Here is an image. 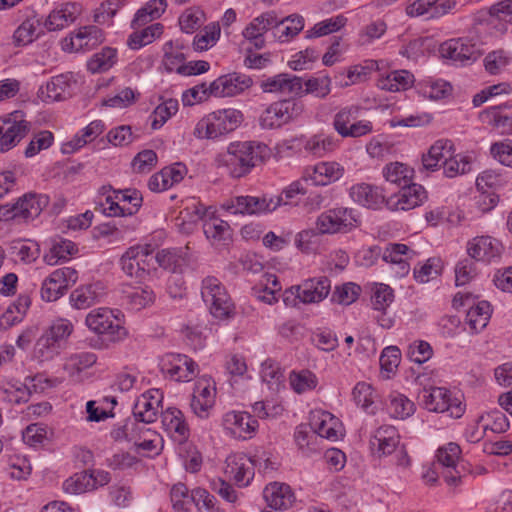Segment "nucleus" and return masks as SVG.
<instances>
[{
  "label": "nucleus",
  "mask_w": 512,
  "mask_h": 512,
  "mask_svg": "<svg viewBox=\"0 0 512 512\" xmlns=\"http://www.w3.org/2000/svg\"><path fill=\"white\" fill-rule=\"evenodd\" d=\"M272 156V149L259 141H233L214 159L217 168L224 169L232 178L248 175L259 163Z\"/></svg>",
  "instance_id": "f257e3e1"
},
{
  "label": "nucleus",
  "mask_w": 512,
  "mask_h": 512,
  "mask_svg": "<svg viewBox=\"0 0 512 512\" xmlns=\"http://www.w3.org/2000/svg\"><path fill=\"white\" fill-rule=\"evenodd\" d=\"M84 324L91 333L110 342H120L128 336L125 315L119 309L94 308L87 313Z\"/></svg>",
  "instance_id": "f03ea898"
},
{
  "label": "nucleus",
  "mask_w": 512,
  "mask_h": 512,
  "mask_svg": "<svg viewBox=\"0 0 512 512\" xmlns=\"http://www.w3.org/2000/svg\"><path fill=\"white\" fill-rule=\"evenodd\" d=\"M243 121L244 114L239 109H217L198 121L194 135L199 139H219L239 128Z\"/></svg>",
  "instance_id": "7ed1b4c3"
},
{
  "label": "nucleus",
  "mask_w": 512,
  "mask_h": 512,
  "mask_svg": "<svg viewBox=\"0 0 512 512\" xmlns=\"http://www.w3.org/2000/svg\"><path fill=\"white\" fill-rule=\"evenodd\" d=\"M142 203V194L136 189L115 190L104 187L98 208L108 217L132 216L139 211Z\"/></svg>",
  "instance_id": "20e7f679"
},
{
  "label": "nucleus",
  "mask_w": 512,
  "mask_h": 512,
  "mask_svg": "<svg viewBox=\"0 0 512 512\" xmlns=\"http://www.w3.org/2000/svg\"><path fill=\"white\" fill-rule=\"evenodd\" d=\"M306 106L299 99H282L268 105L259 116L262 129H278L303 117Z\"/></svg>",
  "instance_id": "39448f33"
},
{
  "label": "nucleus",
  "mask_w": 512,
  "mask_h": 512,
  "mask_svg": "<svg viewBox=\"0 0 512 512\" xmlns=\"http://www.w3.org/2000/svg\"><path fill=\"white\" fill-rule=\"evenodd\" d=\"M361 224L360 214L349 207L338 206L318 215L315 228L319 234L348 233Z\"/></svg>",
  "instance_id": "423d86ee"
},
{
  "label": "nucleus",
  "mask_w": 512,
  "mask_h": 512,
  "mask_svg": "<svg viewBox=\"0 0 512 512\" xmlns=\"http://www.w3.org/2000/svg\"><path fill=\"white\" fill-rule=\"evenodd\" d=\"M201 296L211 315L226 320L234 315V304L219 279L207 276L201 285Z\"/></svg>",
  "instance_id": "0eeeda50"
},
{
  "label": "nucleus",
  "mask_w": 512,
  "mask_h": 512,
  "mask_svg": "<svg viewBox=\"0 0 512 512\" xmlns=\"http://www.w3.org/2000/svg\"><path fill=\"white\" fill-rule=\"evenodd\" d=\"M421 401L428 411L448 413L452 418H460L465 412L461 397L445 387L425 389Z\"/></svg>",
  "instance_id": "6e6552de"
},
{
  "label": "nucleus",
  "mask_w": 512,
  "mask_h": 512,
  "mask_svg": "<svg viewBox=\"0 0 512 512\" xmlns=\"http://www.w3.org/2000/svg\"><path fill=\"white\" fill-rule=\"evenodd\" d=\"M221 428L229 438L249 440L256 435L259 423L246 411L228 410L221 417Z\"/></svg>",
  "instance_id": "1a4fd4ad"
},
{
  "label": "nucleus",
  "mask_w": 512,
  "mask_h": 512,
  "mask_svg": "<svg viewBox=\"0 0 512 512\" xmlns=\"http://www.w3.org/2000/svg\"><path fill=\"white\" fill-rule=\"evenodd\" d=\"M504 251L501 240L488 235H476L467 240L465 252L476 263L488 265L500 260Z\"/></svg>",
  "instance_id": "9d476101"
},
{
  "label": "nucleus",
  "mask_w": 512,
  "mask_h": 512,
  "mask_svg": "<svg viewBox=\"0 0 512 512\" xmlns=\"http://www.w3.org/2000/svg\"><path fill=\"white\" fill-rule=\"evenodd\" d=\"M455 307H468L465 323L472 333L483 330L491 317V305L485 300L475 301L469 292H458L453 299Z\"/></svg>",
  "instance_id": "9b49d317"
},
{
  "label": "nucleus",
  "mask_w": 512,
  "mask_h": 512,
  "mask_svg": "<svg viewBox=\"0 0 512 512\" xmlns=\"http://www.w3.org/2000/svg\"><path fill=\"white\" fill-rule=\"evenodd\" d=\"M216 383L207 375L199 377L193 387L190 399L192 413L199 419H208L216 403Z\"/></svg>",
  "instance_id": "f8f14e48"
},
{
  "label": "nucleus",
  "mask_w": 512,
  "mask_h": 512,
  "mask_svg": "<svg viewBox=\"0 0 512 512\" xmlns=\"http://www.w3.org/2000/svg\"><path fill=\"white\" fill-rule=\"evenodd\" d=\"M30 123L22 111H13L0 116V151L14 148L29 132Z\"/></svg>",
  "instance_id": "ddd939ff"
},
{
  "label": "nucleus",
  "mask_w": 512,
  "mask_h": 512,
  "mask_svg": "<svg viewBox=\"0 0 512 512\" xmlns=\"http://www.w3.org/2000/svg\"><path fill=\"white\" fill-rule=\"evenodd\" d=\"M104 41L103 31L95 25L79 27L61 41L62 50L68 53L92 50Z\"/></svg>",
  "instance_id": "4468645a"
},
{
  "label": "nucleus",
  "mask_w": 512,
  "mask_h": 512,
  "mask_svg": "<svg viewBox=\"0 0 512 512\" xmlns=\"http://www.w3.org/2000/svg\"><path fill=\"white\" fill-rule=\"evenodd\" d=\"M77 272L71 267H62L51 272L42 282L41 298L54 302L61 298L71 284L77 281Z\"/></svg>",
  "instance_id": "2eb2a0df"
},
{
  "label": "nucleus",
  "mask_w": 512,
  "mask_h": 512,
  "mask_svg": "<svg viewBox=\"0 0 512 512\" xmlns=\"http://www.w3.org/2000/svg\"><path fill=\"white\" fill-rule=\"evenodd\" d=\"M160 369L173 381L189 382L198 372V365L184 354L168 353L160 359Z\"/></svg>",
  "instance_id": "dca6fc26"
},
{
  "label": "nucleus",
  "mask_w": 512,
  "mask_h": 512,
  "mask_svg": "<svg viewBox=\"0 0 512 512\" xmlns=\"http://www.w3.org/2000/svg\"><path fill=\"white\" fill-rule=\"evenodd\" d=\"M154 265V255L143 246H133L120 258L122 271L129 277L142 279Z\"/></svg>",
  "instance_id": "f3484780"
},
{
  "label": "nucleus",
  "mask_w": 512,
  "mask_h": 512,
  "mask_svg": "<svg viewBox=\"0 0 512 512\" xmlns=\"http://www.w3.org/2000/svg\"><path fill=\"white\" fill-rule=\"evenodd\" d=\"M260 89L264 93L296 99L303 96V79L289 73H279L263 79Z\"/></svg>",
  "instance_id": "a211bd4d"
},
{
  "label": "nucleus",
  "mask_w": 512,
  "mask_h": 512,
  "mask_svg": "<svg viewBox=\"0 0 512 512\" xmlns=\"http://www.w3.org/2000/svg\"><path fill=\"white\" fill-rule=\"evenodd\" d=\"M401 441V436L392 425H381L373 430L369 437V451L376 459L392 455Z\"/></svg>",
  "instance_id": "6ab92c4d"
},
{
  "label": "nucleus",
  "mask_w": 512,
  "mask_h": 512,
  "mask_svg": "<svg viewBox=\"0 0 512 512\" xmlns=\"http://www.w3.org/2000/svg\"><path fill=\"white\" fill-rule=\"evenodd\" d=\"M428 198L426 189L418 183H410L386 200L390 211H409L423 205Z\"/></svg>",
  "instance_id": "aec40b11"
},
{
  "label": "nucleus",
  "mask_w": 512,
  "mask_h": 512,
  "mask_svg": "<svg viewBox=\"0 0 512 512\" xmlns=\"http://www.w3.org/2000/svg\"><path fill=\"white\" fill-rule=\"evenodd\" d=\"M255 460L244 453H233L225 460L224 474L239 487L248 486L254 478Z\"/></svg>",
  "instance_id": "412c9836"
},
{
  "label": "nucleus",
  "mask_w": 512,
  "mask_h": 512,
  "mask_svg": "<svg viewBox=\"0 0 512 512\" xmlns=\"http://www.w3.org/2000/svg\"><path fill=\"white\" fill-rule=\"evenodd\" d=\"M83 12L79 2H64L56 4L46 16L43 26L49 32L64 30L73 24Z\"/></svg>",
  "instance_id": "4be33fe9"
},
{
  "label": "nucleus",
  "mask_w": 512,
  "mask_h": 512,
  "mask_svg": "<svg viewBox=\"0 0 512 512\" xmlns=\"http://www.w3.org/2000/svg\"><path fill=\"white\" fill-rule=\"evenodd\" d=\"M345 174L344 166L335 161H320L304 170V179L314 186H328L338 182Z\"/></svg>",
  "instance_id": "5701e85b"
},
{
  "label": "nucleus",
  "mask_w": 512,
  "mask_h": 512,
  "mask_svg": "<svg viewBox=\"0 0 512 512\" xmlns=\"http://www.w3.org/2000/svg\"><path fill=\"white\" fill-rule=\"evenodd\" d=\"M253 84L250 76L233 72L217 77L211 82L214 98H228L237 96Z\"/></svg>",
  "instance_id": "b1692460"
},
{
  "label": "nucleus",
  "mask_w": 512,
  "mask_h": 512,
  "mask_svg": "<svg viewBox=\"0 0 512 512\" xmlns=\"http://www.w3.org/2000/svg\"><path fill=\"white\" fill-rule=\"evenodd\" d=\"M310 425L315 433L330 441L341 439L345 433L340 419L322 409H316L311 412Z\"/></svg>",
  "instance_id": "393cba45"
},
{
  "label": "nucleus",
  "mask_w": 512,
  "mask_h": 512,
  "mask_svg": "<svg viewBox=\"0 0 512 512\" xmlns=\"http://www.w3.org/2000/svg\"><path fill=\"white\" fill-rule=\"evenodd\" d=\"M164 395L160 389L152 388L142 393L135 401L133 415L143 423H153L158 416Z\"/></svg>",
  "instance_id": "a878e982"
},
{
  "label": "nucleus",
  "mask_w": 512,
  "mask_h": 512,
  "mask_svg": "<svg viewBox=\"0 0 512 512\" xmlns=\"http://www.w3.org/2000/svg\"><path fill=\"white\" fill-rule=\"evenodd\" d=\"M105 296V285L97 281L75 288L69 295V304L75 310H85L100 303Z\"/></svg>",
  "instance_id": "bb28decb"
},
{
  "label": "nucleus",
  "mask_w": 512,
  "mask_h": 512,
  "mask_svg": "<svg viewBox=\"0 0 512 512\" xmlns=\"http://www.w3.org/2000/svg\"><path fill=\"white\" fill-rule=\"evenodd\" d=\"M454 148L455 144L450 139L441 138L434 141L422 155L421 162L423 168L430 172L443 170Z\"/></svg>",
  "instance_id": "cd10ccee"
},
{
  "label": "nucleus",
  "mask_w": 512,
  "mask_h": 512,
  "mask_svg": "<svg viewBox=\"0 0 512 512\" xmlns=\"http://www.w3.org/2000/svg\"><path fill=\"white\" fill-rule=\"evenodd\" d=\"M277 15L273 11L265 12L252 19L243 29L242 36L255 48L265 45V33L277 24Z\"/></svg>",
  "instance_id": "c85d7f7f"
},
{
  "label": "nucleus",
  "mask_w": 512,
  "mask_h": 512,
  "mask_svg": "<svg viewBox=\"0 0 512 512\" xmlns=\"http://www.w3.org/2000/svg\"><path fill=\"white\" fill-rule=\"evenodd\" d=\"M440 54L459 65H467L478 58L474 44L464 39H450L440 46Z\"/></svg>",
  "instance_id": "c756f323"
},
{
  "label": "nucleus",
  "mask_w": 512,
  "mask_h": 512,
  "mask_svg": "<svg viewBox=\"0 0 512 512\" xmlns=\"http://www.w3.org/2000/svg\"><path fill=\"white\" fill-rule=\"evenodd\" d=\"M349 196L358 205L369 209H380L386 200L383 189L370 183H356L349 189Z\"/></svg>",
  "instance_id": "7c9ffc66"
},
{
  "label": "nucleus",
  "mask_w": 512,
  "mask_h": 512,
  "mask_svg": "<svg viewBox=\"0 0 512 512\" xmlns=\"http://www.w3.org/2000/svg\"><path fill=\"white\" fill-rule=\"evenodd\" d=\"M75 83L72 73L53 76L38 89V97L43 102H55L65 99L70 94V89Z\"/></svg>",
  "instance_id": "2f4dec72"
},
{
  "label": "nucleus",
  "mask_w": 512,
  "mask_h": 512,
  "mask_svg": "<svg viewBox=\"0 0 512 512\" xmlns=\"http://www.w3.org/2000/svg\"><path fill=\"white\" fill-rule=\"evenodd\" d=\"M299 140L308 154L319 158L334 153L340 146L338 138L323 131L310 136L300 135Z\"/></svg>",
  "instance_id": "473e14b6"
},
{
  "label": "nucleus",
  "mask_w": 512,
  "mask_h": 512,
  "mask_svg": "<svg viewBox=\"0 0 512 512\" xmlns=\"http://www.w3.org/2000/svg\"><path fill=\"white\" fill-rule=\"evenodd\" d=\"M187 168L182 163H174L166 166L153 174L148 181V187L152 192H163L179 184L186 176Z\"/></svg>",
  "instance_id": "72a5a7b5"
},
{
  "label": "nucleus",
  "mask_w": 512,
  "mask_h": 512,
  "mask_svg": "<svg viewBox=\"0 0 512 512\" xmlns=\"http://www.w3.org/2000/svg\"><path fill=\"white\" fill-rule=\"evenodd\" d=\"M102 120L91 121L87 126L79 130L72 138L67 139L61 145L63 154H73L87 144L96 140L105 130Z\"/></svg>",
  "instance_id": "f704fd0d"
},
{
  "label": "nucleus",
  "mask_w": 512,
  "mask_h": 512,
  "mask_svg": "<svg viewBox=\"0 0 512 512\" xmlns=\"http://www.w3.org/2000/svg\"><path fill=\"white\" fill-rule=\"evenodd\" d=\"M203 231L208 241L215 247L226 244L231 238L229 224L216 216V210L213 207H207Z\"/></svg>",
  "instance_id": "c9c22d12"
},
{
  "label": "nucleus",
  "mask_w": 512,
  "mask_h": 512,
  "mask_svg": "<svg viewBox=\"0 0 512 512\" xmlns=\"http://www.w3.org/2000/svg\"><path fill=\"white\" fill-rule=\"evenodd\" d=\"M302 304H315L323 301L330 293L331 281L327 277H314L298 285Z\"/></svg>",
  "instance_id": "e433bc0d"
},
{
  "label": "nucleus",
  "mask_w": 512,
  "mask_h": 512,
  "mask_svg": "<svg viewBox=\"0 0 512 512\" xmlns=\"http://www.w3.org/2000/svg\"><path fill=\"white\" fill-rule=\"evenodd\" d=\"M162 424L174 441L182 443L189 436V426L184 413L176 407H169L162 413Z\"/></svg>",
  "instance_id": "4c0bfd02"
},
{
  "label": "nucleus",
  "mask_w": 512,
  "mask_h": 512,
  "mask_svg": "<svg viewBox=\"0 0 512 512\" xmlns=\"http://www.w3.org/2000/svg\"><path fill=\"white\" fill-rule=\"evenodd\" d=\"M207 208L195 198H188L182 203V209L177 218V226L184 233H190L199 220L206 218Z\"/></svg>",
  "instance_id": "58836bf2"
},
{
  "label": "nucleus",
  "mask_w": 512,
  "mask_h": 512,
  "mask_svg": "<svg viewBox=\"0 0 512 512\" xmlns=\"http://www.w3.org/2000/svg\"><path fill=\"white\" fill-rule=\"evenodd\" d=\"M476 160L477 154L475 151L457 152L455 147L444 166L443 175L447 178H455L469 174L474 170Z\"/></svg>",
  "instance_id": "ea45409f"
},
{
  "label": "nucleus",
  "mask_w": 512,
  "mask_h": 512,
  "mask_svg": "<svg viewBox=\"0 0 512 512\" xmlns=\"http://www.w3.org/2000/svg\"><path fill=\"white\" fill-rule=\"evenodd\" d=\"M263 496L268 506L275 510H286L295 502L291 487L280 482L268 484L263 491Z\"/></svg>",
  "instance_id": "a19ab883"
},
{
  "label": "nucleus",
  "mask_w": 512,
  "mask_h": 512,
  "mask_svg": "<svg viewBox=\"0 0 512 512\" xmlns=\"http://www.w3.org/2000/svg\"><path fill=\"white\" fill-rule=\"evenodd\" d=\"M378 69V63L374 60H367L362 64H355L347 67L336 75L337 85L346 88L366 81L372 71Z\"/></svg>",
  "instance_id": "79ce46f5"
},
{
  "label": "nucleus",
  "mask_w": 512,
  "mask_h": 512,
  "mask_svg": "<svg viewBox=\"0 0 512 512\" xmlns=\"http://www.w3.org/2000/svg\"><path fill=\"white\" fill-rule=\"evenodd\" d=\"M78 253L77 245L65 238H54L49 243V248L43 256V260L50 266L61 262H67Z\"/></svg>",
  "instance_id": "37998d69"
},
{
  "label": "nucleus",
  "mask_w": 512,
  "mask_h": 512,
  "mask_svg": "<svg viewBox=\"0 0 512 512\" xmlns=\"http://www.w3.org/2000/svg\"><path fill=\"white\" fill-rule=\"evenodd\" d=\"M461 449L457 443L449 442L438 448L436 453L437 461L447 469L444 475L448 484H456L459 479V473L455 470L460 458Z\"/></svg>",
  "instance_id": "c03bdc74"
},
{
  "label": "nucleus",
  "mask_w": 512,
  "mask_h": 512,
  "mask_svg": "<svg viewBox=\"0 0 512 512\" xmlns=\"http://www.w3.org/2000/svg\"><path fill=\"white\" fill-rule=\"evenodd\" d=\"M97 361V357L91 352L76 353L68 357L64 363V370L73 381H83L87 376V370Z\"/></svg>",
  "instance_id": "a18cd8bd"
},
{
  "label": "nucleus",
  "mask_w": 512,
  "mask_h": 512,
  "mask_svg": "<svg viewBox=\"0 0 512 512\" xmlns=\"http://www.w3.org/2000/svg\"><path fill=\"white\" fill-rule=\"evenodd\" d=\"M49 198L44 194L29 193L24 195L15 205V215L24 219H34L48 206Z\"/></svg>",
  "instance_id": "49530a36"
},
{
  "label": "nucleus",
  "mask_w": 512,
  "mask_h": 512,
  "mask_svg": "<svg viewBox=\"0 0 512 512\" xmlns=\"http://www.w3.org/2000/svg\"><path fill=\"white\" fill-rule=\"evenodd\" d=\"M281 290L282 286L277 276L272 273H264L253 288V293L259 301L274 305L278 302V294Z\"/></svg>",
  "instance_id": "de8ad7c7"
},
{
  "label": "nucleus",
  "mask_w": 512,
  "mask_h": 512,
  "mask_svg": "<svg viewBox=\"0 0 512 512\" xmlns=\"http://www.w3.org/2000/svg\"><path fill=\"white\" fill-rule=\"evenodd\" d=\"M123 300L134 311L149 307L155 301V293L148 286H129L123 289Z\"/></svg>",
  "instance_id": "09e8293b"
},
{
  "label": "nucleus",
  "mask_w": 512,
  "mask_h": 512,
  "mask_svg": "<svg viewBox=\"0 0 512 512\" xmlns=\"http://www.w3.org/2000/svg\"><path fill=\"white\" fill-rule=\"evenodd\" d=\"M382 176L386 182L398 187H403L412 183L414 169L402 162H391L383 167Z\"/></svg>",
  "instance_id": "8fccbe9b"
},
{
  "label": "nucleus",
  "mask_w": 512,
  "mask_h": 512,
  "mask_svg": "<svg viewBox=\"0 0 512 512\" xmlns=\"http://www.w3.org/2000/svg\"><path fill=\"white\" fill-rule=\"evenodd\" d=\"M167 8L166 0H150L137 10L131 21V28H141L161 17Z\"/></svg>",
  "instance_id": "3c124183"
},
{
  "label": "nucleus",
  "mask_w": 512,
  "mask_h": 512,
  "mask_svg": "<svg viewBox=\"0 0 512 512\" xmlns=\"http://www.w3.org/2000/svg\"><path fill=\"white\" fill-rule=\"evenodd\" d=\"M221 37L219 22H210L197 33L192 40V48L196 52H205L213 48Z\"/></svg>",
  "instance_id": "603ef678"
},
{
  "label": "nucleus",
  "mask_w": 512,
  "mask_h": 512,
  "mask_svg": "<svg viewBox=\"0 0 512 512\" xmlns=\"http://www.w3.org/2000/svg\"><path fill=\"white\" fill-rule=\"evenodd\" d=\"M414 76L407 70L392 71L378 79L377 86L386 91H404L413 85Z\"/></svg>",
  "instance_id": "864d4df0"
},
{
  "label": "nucleus",
  "mask_w": 512,
  "mask_h": 512,
  "mask_svg": "<svg viewBox=\"0 0 512 512\" xmlns=\"http://www.w3.org/2000/svg\"><path fill=\"white\" fill-rule=\"evenodd\" d=\"M486 119L499 133L512 135V105L489 108L486 111Z\"/></svg>",
  "instance_id": "5fc2aeb1"
},
{
  "label": "nucleus",
  "mask_w": 512,
  "mask_h": 512,
  "mask_svg": "<svg viewBox=\"0 0 512 512\" xmlns=\"http://www.w3.org/2000/svg\"><path fill=\"white\" fill-rule=\"evenodd\" d=\"M413 401L401 393L393 392L389 395L387 411L391 418L405 420L415 413Z\"/></svg>",
  "instance_id": "6e6d98bb"
},
{
  "label": "nucleus",
  "mask_w": 512,
  "mask_h": 512,
  "mask_svg": "<svg viewBox=\"0 0 512 512\" xmlns=\"http://www.w3.org/2000/svg\"><path fill=\"white\" fill-rule=\"evenodd\" d=\"M134 30L127 39V45L132 50H139L159 38L163 33V26L160 23H154Z\"/></svg>",
  "instance_id": "4d7b16f0"
},
{
  "label": "nucleus",
  "mask_w": 512,
  "mask_h": 512,
  "mask_svg": "<svg viewBox=\"0 0 512 512\" xmlns=\"http://www.w3.org/2000/svg\"><path fill=\"white\" fill-rule=\"evenodd\" d=\"M117 60V50L112 47H104L88 59L87 69L93 74L106 72L117 63Z\"/></svg>",
  "instance_id": "13d9d810"
},
{
  "label": "nucleus",
  "mask_w": 512,
  "mask_h": 512,
  "mask_svg": "<svg viewBox=\"0 0 512 512\" xmlns=\"http://www.w3.org/2000/svg\"><path fill=\"white\" fill-rule=\"evenodd\" d=\"M260 378L272 392H279L285 387L284 375L279 365L271 360L266 359L260 366Z\"/></svg>",
  "instance_id": "bf43d9fd"
},
{
  "label": "nucleus",
  "mask_w": 512,
  "mask_h": 512,
  "mask_svg": "<svg viewBox=\"0 0 512 512\" xmlns=\"http://www.w3.org/2000/svg\"><path fill=\"white\" fill-rule=\"evenodd\" d=\"M277 24L272 27L274 35L280 42H286L297 35L304 27V19L300 15H291L286 18L277 16Z\"/></svg>",
  "instance_id": "052dcab7"
},
{
  "label": "nucleus",
  "mask_w": 512,
  "mask_h": 512,
  "mask_svg": "<svg viewBox=\"0 0 512 512\" xmlns=\"http://www.w3.org/2000/svg\"><path fill=\"white\" fill-rule=\"evenodd\" d=\"M289 385L297 394H305L315 390L319 384L318 377L310 370H293L289 374Z\"/></svg>",
  "instance_id": "680f3d73"
},
{
  "label": "nucleus",
  "mask_w": 512,
  "mask_h": 512,
  "mask_svg": "<svg viewBox=\"0 0 512 512\" xmlns=\"http://www.w3.org/2000/svg\"><path fill=\"white\" fill-rule=\"evenodd\" d=\"M179 110L177 99H163L149 116V122L153 130L160 129Z\"/></svg>",
  "instance_id": "e2e57ef3"
},
{
  "label": "nucleus",
  "mask_w": 512,
  "mask_h": 512,
  "mask_svg": "<svg viewBox=\"0 0 512 512\" xmlns=\"http://www.w3.org/2000/svg\"><path fill=\"white\" fill-rule=\"evenodd\" d=\"M478 423L486 432L493 433H504L510 427L507 416L496 408L483 412L478 417Z\"/></svg>",
  "instance_id": "0e129e2a"
},
{
  "label": "nucleus",
  "mask_w": 512,
  "mask_h": 512,
  "mask_svg": "<svg viewBox=\"0 0 512 512\" xmlns=\"http://www.w3.org/2000/svg\"><path fill=\"white\" fill-rule=\"evenodd\" d=\"M134 446L144 456L154 457L160 454L163 448V439L156 431L147 429L139 439L134 440Z\"/></svg>",
  "instance_id": "69168bd1"
},
{
  "label": "nucleus",
  "mask_w": 512,
  "mask_h": 512,
  "mask_svg": "<svg viewBox=\"0 0 512 512\" xmlns=\"http://www.w3.org/2000/svg\"><path fill=\"white\" fill-rule=\"evenodd\" d=\"M206 14L199 7L185 9L178 18L180 30L186 34L195 33L206 22Z\"/></svg>",
  "instance_id": "338daca9"
},
{
  "label": "nucleus",
  "mask_w": 512,
  "mask_h": 512,
  "mask_svg": "<svg viewBox=\"0 0 512 512\" xmlns=\"http://www.w3.org/2000/svg\"><path fill=\"white\" fill-rule=\"evenodd\" d=\"M442 269V260L439 257H431L415 266L413 276L418 283L424 284L437 278Z\"/></svg>",
  "instance_id": "774afa93"
}]
</instances>
